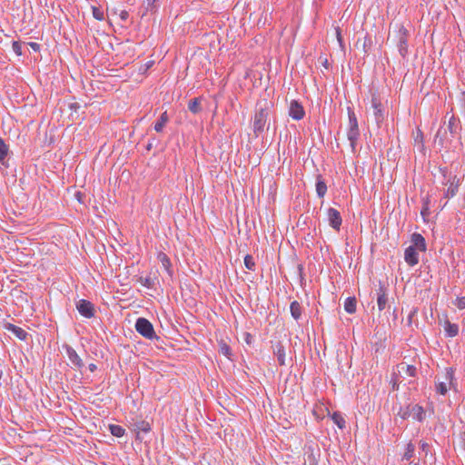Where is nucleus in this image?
<instances>
[{"instance_id":"1","label":"nucleus","mask_w":465,"mask_h":465,"mask_svg":"<svg viewBox=\"0 0 465 465\" xmlns=\"http://www.w3.org/2000/svg\"><path fill=\"white\" fill-rule=\"evenodd\" d=\"M444 381H436L435 382V391L440 395H446L449 390H453L454 391H458V384L456 378L454 376V370L451 367H448L445 369L444 373Z\"/></svg>"},{"instance_id":"2","label":"nucleus","mask_w":465,"mask_h":465,"mask_svg":"<svg viewBox=\"0 0 465 465\" xmlns=\"http://www.w3.org/2000/svg\"><path fill=\"white\" fill-rule=\"evenodd\" d=\"M397 415L403 420L412 417L414 420L422 422L426 418V411L419 404L409 403L406 406H400Z\"/></svg>"},{"instance_id":"3","label":"nucleus","mask_w":465,"mask_h":465,"mask_svg":"<svg viewBox=\"0 0 465 465\" xmlns=\"http://www.w3.org/2000/svg\"><path fill=\"white\" fill-rule=\"evenodd\" d=\"M134 328L139 334L148 340L160 339L154 331L153 325L146 318L139 317L135 322Z\"/></svg>"},{"instance_id":"4","label":"nucleus","mask_w":465,"mask_h":465,"mask_svg":"<svg viewBox=\"0 0 465 465\" xmlns=\"http://www.w3.org/2000/svg\"><path fill=\"white\" fill-rule=\"evenodd\" d=\"M440 172L441 175L443 176L444 180H446V182H443V184H447L449 183H450V187L448 188V190L445 193V197L451 198V197L455 196L458 192V188L460 186V180L457 179L456 175H454L452 177V181H451V177L449 176V172H448L447 167H440Z\"/></svg>"},{"instance_id":"5","label":"nucleus","mask_w":465,"mask_h":465,"mask_svg":"<svg viewBox=\"0 0 465 465\" xmlns=\"http://www.w3.org/2000/svg\"><path fill=\"white\" fill-rule=\"evenodd\" d=\"M269 116L268 108H262L257 110L253 118V132L258 136L264 129V126Z\"/></svg>"},{"instance_id":"6","label":"nucleus","mask_w":465,"mask_h":465,"mask_svg":"<svg viewBox=\"0 0 465 465\" xmlns=\"http://www.w3.org/2000/svg\"><path fill=\"white\" fill-rule=\"evenodd\" d=\"M371 107L373 109L376 124L380 125L384 121L385 116L382 103L376 94H372L371 96Z\"/></svg>"},{"instance_id":"7","label":"nucleus","mask_w":465,"mask_h":465,"mask_svg":"<svg viewBox=\"0 0 465 465\" xmlns=\"http://www.w3.org/2000/svg\"><path fill=\"white\" fill-rule=\"evenodd\" d=\"M408 30L401 25L398 30V49L402 57H405L408 54Z\"/></svg>"},{"instance_id":"8","label":"nucleus","mask_w":465,"mask_h":465,"mask_svg":"<svg viewBox=\"0 0 465 465\" xmlns=\"http://www.w3.org/2000/svg\"><path fill=\"white\" fill-rule=\"evenodd\" d=\"M76 309L79 313L85 318H92L94 316V304L84 299H81L76 302Z\"/></svg>"},{"instance_id":"9","label":"nucleus","mask_w":465,"mask_h":465,"mask_svg":"<svg viewBox=\"0 0 465 465\" xmlns=\"http://www.w3.org/2000/svg\"><path fill=\"white\" fill-rule=\"evenodd\" d=\"M327 215L330 226L339 232L342 222L340 212L335 208L330 207L327 211Z\"/></svg>"},{"instance_id":"10","label":"nucleus","mask_w":465,"mask_h":465,"mask_svg":"<svg viewBox=\"0 0 465 465\" xmlns=\"http://www.w3.org/2000/svg\"><path fill=\"white\" fill-rule=\"evenodd\" d=\"M289 115L296 121L302 120L305 115L303 106L297 100H292L289 105Z\"/></svg>"},{"instance_id":"11","label":"nucleus","mask_w":465,"mask_h":465,"mask_svg":"<svg viewBox=\"0 0 465 465\" xmlns=\"http://www.w3.org/2000/svg\"><path fill=\"white\" fill-rule=\"evenodd\" d=\"M4 329L15 334L20 341H26L28 333L26 331L18 327L11 322H5L3 324Z\"/></svg>"},{"instance_id":"12","label":"nucleus","mask_w":465,"mask_h":465,"mask_svg":"<svg viewBox=\"0 0 465 465\" xmlns=\"http://www.w3.org/2000/svg\"><path fill=\"white\" fill-rule=\"evenodd\" d=\"M273 354L281 366L285 365L286 351L282 341H277L272 345Z\"/></svg>"},{"instance_id":"13","label":"nucleus","mask_w":465,"mask_h":465,"mask_svg":"<svg viewBox=\"0 0 465 465\" xmlns=\"http://www.w3.org/2000/svg\"><path fill=\"white\" fill-rule=\"evenodd\" d=\"M405 262L410 266H414L419 262V253L415 247L409 246L404 252Z\"/></svg>"},{"instance_id":"14","label":"nucleus","mask_w":465,"mask_h":465,"mask_svg":"<svg viewBox=\"0 0 465 465\" xmlns=\"http://www.w3.org/2000/svg\"><path fill=\"white\" fill-rule=\"evenodd\" d=\"M65 351H66V353H67V356L69 358V360L71 361V362L78 369H81L84 367V362L82 361V359L80 358V356L77 354V352L75 351L74 349H73L71 346L69 345H65Z\"/></svg>"},{"instance_id":"15","label":"nucleus","mask_w":465,"mask_h":465,"mask_svg":"<svg viewBox=\"0 0 465 465\" xmlns=\"http://www.w3.org/2000/svg\"><path fill=\"white\" fill-rule=\"evenodd\" d=\"M396 370L398 371L397 374H401V372H404L407 376L416 378L418 375V370L413 365L405 364L404 362H401L396 366Z\"/></svg>"},{"instance_id":"16","label":"nucleus","mask_w":465,"mask_h":465,"mask_svg":"<svg viewBox=\"0 0 465 465\" xmlns=\"http://www.w3.org/2000/svg\"><path fill=\"white\" fill-rule=\"evenodd\" d=\"M134 430L136 431V440H142L140 437L141 432L147 433L151 430V425L146 420H137L134 424Z\"/></svg>"},{"instance_id":"17","label":"nucleus","mask_w":465,"mask_h":465,"mask_svg":"<svg viewBox=\"0 0 465 465\" xmlns=\"http://www.w3.org/2000/svg\"><path fill=\"white\" fill-rule=\"evenodd\" d=\"M411 242L412 244L411 246L415 247L416 250L420 252L426 251V242L424 237L418 232H414L411 235Z\"/></svg>"},{"instance_id":"18","label":"nucleus","mask_w":465,"mask_h":465,"mask_svg":"<svg viewBox=\"0 0 465 465\" xmlns=\"http://www.w3.org/2000/svg\"><path fill=\"white\" fill-rule=\"evenodd\" d=\"M316 193L320 198H322L327 193L326 183L321 174L316 176Z\"/></svg>"},{"instance_id":"19","label":"nucleus","mask_w":465,"mask_h":465,"mask_svg":"<svg viewBox=\"0 0 465 465\" xmlns=\"http://www.w3.org/2000/svg\"><path fill=\"white\" fill-rule=\"evenodd\" d=\"M157 259L162 263L163 268L166 270L168 274L172 277L173 276V271L171 269L172 263H171L169 257L164 252H160L157 255Z\"/></svg>"},{"instance_id":"20","label":"nucleus","mask_w":465,"mask_h":465,"mask_svg":"<svg viewBox=\"0 0 465 465\" xmlns=\"http://www.w3.org/2000/svg\"><path fill=\"white\" fill-rule=\"evenodd\" d=\"M444 330L448 337H455L459 333L458 324L451 323L448 319L444 322Z\"/></svg>"},{"instance_id":"21","label":"nucleus","mask_w":465,"mask_h":465,"mask_svg":"<svg viewBox=\"0 0 465 465\" xmlns=\"http://www.w3.org/2000/svg\"><path fill=\"white\" fill-rule=\"evenodd\" d=\"M290 311H291L292 317L294 320L298 321L301 319L302 313V307L299 302H297V301L292 302L291 305H290Z\"/></svg>"},{"instance_id":"22","label":"nucleus","mask_w":465,"mask_h":465,"mask_svg":"<svg viewBox=\"0 0 465 465\" xmlns=\"http://www.w3.org/2000/svg\"><path fill=\"white\" fill-rule=\"evenodd\" d=\"M169 122V116L167 114V112H163L160 117L158 118V120L156 121V123L154 124V130L157 132V133H161L164 126L166 125V124Z\"/></svg>"},{"instance_id":"23","label":"nucleus","mask_w":465,"mask_h":465,"mask_svg":"<svg viewBox=\"0 0 465 465\" xmlns=\"http://www.w3.org/2000/svg\"><path fill=\"white\" fill-rule=\"evenodd\" d=\"M203 98L202 97H196L193 100H190L188 103V109L191 113L196 114L202 111L201 102Z\"/></svg>"},{"instance_id":"24","label":"nucleus","mask_w":465,"mask_h":465,"mask_svg":"<svg viewBox=\"0 0 465 465\" xmlns=\"http://www.w3.org/2000/svg\"><path fill=\"white\" fill-rule=\"evenodd\" d=\"M356 304L357 301L355 297H348L344 302V310L348 313L352 314L356 312Z\"/></svg>"},{"instance_id":"25","label":"nucleus","mask_w":465,"mask_h":465,"mask_svg":"<svg viewBox=\"0 0 465 465\" xmlns=\"http://www.w3.org/2000/svg\"><path fill=\"white\" fill-rule=\"evenodd\" d=\"M331 420L339 429L343 430L346 427V421L340 412H333L331 415Z\"/></svg>"},{"instance_id":"26","label":"nucleus","mask_w":465,"mask_h":465,"mask_svg":"<svg viewBox=\"0 0 465 465\" xmlns=\"http://www.w3.org/2000/svg\"><path fill=\"white\" fill-rule=\"evenodd\" d=\"M109 430L114 437L120 438L124 435L125 430L117 424L109 425Z\"/></svg>"},{"instance_id":"27","label":"nucleus","mask_w":465,"mask_h":465,"mask_svg":"<svg viewBox=\"0 0 465 465\" xmlns=\"http://www.w3.org/2000/svg\"><path fill=\"white\" fill-rule=\"evenodd\" d=\"M415 452V446L411 442H409L406 446L405 452L402 456V460H410L413 456Z\"/></svg>"},{"instance_id":"28","label":"nucleus","mask_w":465,"mask_h":465,"mask_svg":"<svg viewBox=\"0 0 465 465\" xmlns=\"http://www.w3.org/2000/svg\"><path fill=\"white\" fill-rule=\"evenodd\" d=\"M388 295L381 294L377 296V305L380 312L383 311L388 303Z\"/></svg>"},{"instance_id":"29","label":"nucleus","mask_w":465,"mask_h":465,"mask_svg":"<svg viewBox=\"0 0 465 465\" xmlns=\"http://www.w3.org/2000/svg\"><path fill=\"white\" fill-rule=\"evenodd\" d=\"M358 135H359V129L358 128L350 127V130L348 132V139L351 142V145H354V143L357 141Z\"/></svg>"},{"instance_id":"30","label":"nucleus","mask_w":465,"mask_h":465,"mask_svg":"<svg viewBox=\"0 0 465 465\" xmlns=\"http://www.w3.org/2000/svg\"><path fill=\"white\" fill-rule=\"evenodd\" d=\"M244 265L245 267L250 271L255 270V262L253 260V257L251 254H246L244 256Z\"/></svg>"},{"instance_id":"31","label":"nucleus","mask_w":465,"mask_h":465,"mask_svg":"<svg viewBox=\"0 0 465 465\" xmlns=\"http://www.w3.org/2000/svg\"><path fill=\"white\" fill-rule=\"evenodd\" d=\"M138 282L144 287L152 289L154 286V282L151 277L140 276Z\"/></svg>"},{"instance_id":"32","label":"nucleus","mask_w":465,"mask_h":465,"mask_svg":"<svg viewBox=\"0 0 465 465\" xmlns=\"http://www.w3.org/2000/svg\"><path fill=\"white\" fill-rule=\"evenodd\" d=\"M219 346H220L219 351L222 354H223L224 356H226L227 358H230V356L232 355V351H231L230 346L223 341L220 342Z\"/></svg>"},{"instance_id":"33","label":"nucleus","mask_w":465,"mask_h":465,"mask_svg":"<svg viewBox=\"0 0 465 465\" xmlns=\"http://www.w3.org/2000/svg\"><path fill=\"white\" fill-rule=\"evenodd\" d=\"M391 388L393 391H398L401 383L400 376L395 371L391 375Z\"/></svg>"},{"instance_id":"34","label":"nucleus","mask_w":465,"mask_h":465,"mask_svg":"<svg viewBox=\"0 0 465 465\" xmlns=\"http://www.w3.org/2000/svg\"><path fill=\"white\" fill-rule=\"evenodd\" d=\"M9 147H0V165H5L7 167L5 163V158L8 155Z\"/></svg>"},{"instance_id":"35","label":"nucleus","mask_w":465,"mask_h":465,"mask_svg":"<svg viewBox=\"0 0 465 465\" xmlns=\"http://www.w3.org/2000/svg\"><path fill=\"white\" fill-rule=\"evenodd\" d=\"M459 128V120L452 116L449 121V129L450 133H456Z\"/></svg>"},{"instance_id":"36","label":"nucleus","mask_w":465,"mask_h":465,"mask_svg":"<svg viewBox=\"0 0 465 465\" xmlns=\"http://www.w3.org/2000/svg\"><path fill=\"white\" fill-rule=\"evenodd\" d=\"M382 293L385 295H388V284H386L385 282H383L381 281H379V288L377 290V296H379Z\"/></svg>"},{"instance_id":"37","label":"nucleus","mask_w":465,"mask_h":465,"mask_svg":"<svg viewBox=\"0 0 465 465\" xmlns=\"http://www.w3.org/2000/svg\"><path fill=\"white\" fill-rule=\"evenodd\" d=\"M349 123L350 127L358 128L357 118L355 116V114L351 110H349Z\"/></svg>"},{"instance_id":"38","label":"nucleus","mask_w":465,"mask_h":465,"mask_svg":"<svg viewBox=\"0 0 465 465\" xmlns=\"http://www.w3.org/2000/svg\"><path fill=\"white\" fill-rule=\"evenodd\" d=\"M12 48H13V51L17 54V55H22V45L20 42L18 41H15L13 42V45H12Z\"/></svg>"},{"instance_id":"39","label":"nucleus","mask_w":465,"mask_h":465,"mask_svg":"<svg viewBox=\"0 0 465 465\" xmlns=\"http://www.w3.org/2000/svg\"><path fill=\"white\" fill-rule=\"evenodd\" d=\"M93 15L97 20L101 21L104 19V14L98 7L93 6Z\"/></svg>"},{"instance_id":"40","label":"nucleus","mask_w":465,"mask_h":465,"mask_svg":"<svg viewBox=\"0 0 465 465\" xmlns=\"http://www.w3.org/2000/svg\"><path fill=\"white\" fill-rule=\"evenodd\" d=\"M456 306L460 309H465V297L457 298Z\"/></svg>"},{"instance_id":"41","label":"nucleus","mask_w":465,"mask_h":465,"mask_svg":"<svg viewBox=\"0 0 465 465\" xmlns=\"http://www.w3.org/2000/svg\"><path fill=\"white\" fill-rule=\"evenodd\" d=\"M253 341H254L253 336L251 333H249V332L244 333V341L248 345H252Z\"/></svg>"},{"instance_id":"42","label":"nucleus","mask_w":465,"mask_h":465,"mask_svg":"<svg viewBox=\"0 0 465 465\" xmlns=\"http://www.w3.org/2000/svg\"><path fill=\"white\" fill-rule=\"evenodd\" d=\"M430 445L427 442L420 443V450L424 453L425 457L428 455Z\"/></svg>"},{"instance_id":"43","label":"nucleus","mask_w":465,"mask_h":465,"mask_svg":"<svg viewBox=\"0 0 465 465\" xmlns=\"http://www.w3.org/2000/svg\"><path fill=\"white\" fill-rule=\"evenodd\" d=\"M418 312V309L414 308L408 315V324L411 325L412 322V318L416 315Z\"/></svg>"},{"instance_id":"44","label":"nucleus","mask_w":465,"mask_h":465,"mask_svg":"<svg viewBox=\"0 0 465 465\" xmlns=\"http://www.w3.org/2000/svg\"><path fill=\"white\" fill-rule=\"evenodd\" d=\"M28 45L35 51L39 52L40 51V45L35 42H30L28 43Z\"/></svg>"},{"instance_id":"45","label":"nucleus","mask_w":465,"mask_h":465,"mask_svg":"<svg viewBox=\"0 0 465 465\" xmlns=\"http://www.w3.org/2000/svg\"><path fill=\"white\" fill-rule=\"evenodd\" d=\"M128 17H129V14H128V12H127V11H124H124H122V12L120 13V18H121V20H123V21H126V20L128 19Z\"/></svg>"},{"instance_id":"46","label":"nucleus","mask_w":465,"mask_h":465,"mask_svg":"<svg viewBox=\"0 0 465 465\" xmlns=\"http://www.w3.org/2000/svg\"><path fill=\"white\" fill-rule=\"evenodd\" d=\"M88 369L90 370V371L94 372L97 369V367L94 363H90Z\"/></svg>"},{"instance_id":"47","label":"nucleus","mask_w":465,"mask_h":465,"mask_svg":"<svg viewBox=\"0 0 465 465\" xmlns=\"http://www.w3.org/2000/svg\"><path fill=\"white\" fill-rule=\"evenodd\" d=\"M336 35H337V39L339 40V42H341V35L340 28L336 29Z\"/></svg>"},{"instance_id":"48","label":"nucleus","mask_w":465,"mask_h":465,"mask_svg":"<svg viewBox=\"0 0 465 465\" xmlns=\"http://www.w3.org/2000/svg\"><path fill=\"white\" fill-rule=\"evenodd\" d=\"M462 107L465 113V92L462 93Z\"/></svg>"},{"instance_id":"49","label":"nucleus","mask_w":465,"mask_h":465,"mask_svg":"<svg viewBox=\"0 0 465 465\" xmlns=\"http://www.w3.org/2000/svg\"><path fill=\"white\" fill-rule=\"evenodd\" d=\"M323 65L325 68H328V61L327 59H325L324 63H323Z\"/></svg>"},{"instance_id":"50","label":"nucleus","mask_w":465,"mask_h":465,"mask_svg":"<svg viewBox=\"0 0 465 465\" xmlns=\"http://www.w3.org/2000/svg\"><path fill=\"white\" fill-rule=\"evenodd\" d=\"M392 152V148H390L387 152V156L390 157L391 153Z\"/></svg>"},{"instance_id":"51","label":"nucleus","mask_w":465,"mask_h":465,"mask_svg":"<svg viewBox=\"0 0 465 465\" xmlns=\"http://www.w3.org/2000/svg\"><path fill=\"white\" fill-rule=\"evenodd\" d=\"M427 208H423L422 211H421V215H425V213L427 212Z\"/></svg>"},{"instance_id":"52","label":"nucleus","mask_w":465,"mask_h":465,"mask_svg":"<svg viewBox=\"0 0 465 465\" xmlns=\"http://www.w3.org/2000/svg\"><path fill=\"white\" fill-rule=\"evenodd\" d=\"M0 145H2V146H3V145H6V144L5 143V142H4L1 138H0Z\"/></svg>"},{"instance_id":"53","label":"nucleus","mask_w":465,"mask_h":465,"mask_svg":"<svg viewBox=\"0 0 465 465\" xmlns=\"http://www.w3.org/2000/svg\"><path fill=\"white\" fill-rule=\"evenodd\" d=\"M462 440H463V447H464V449H465V433L463 434V438H462Z\"/></svg>"},{"instance_id":"54","label":"nucleus","mask_w":465,"mask_h":465,"mask_svg":"<svg viewBox=\"0 0 465 465\" xmlns=\"http://www.w3.org/2000/svg\"><path fill=\"white\" fill-rule=\"evenodd\" d=\"M105 153H108V154H111L112 153V151L110 150V147H108V151L105 152Z\"/></svg>"},{"instance_id":"55","label":"nucleus","mask_w":465,"mask_h":465,"mask_svg":"<svg viewBox=\"0 0 465 465\" xmlns=\"http://www.w3.org/2000/svg\"><path fill=\"white\" fill-rule=\"evenodd\" d=\"M414 465H420L419 463H415Z\"/></svg>"}]
</instances>
